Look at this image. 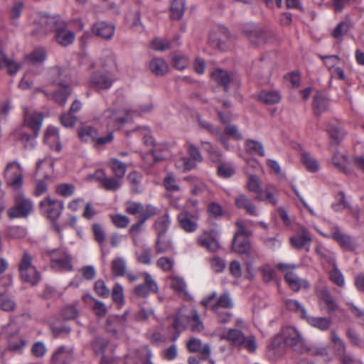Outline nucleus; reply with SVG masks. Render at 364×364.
<instances>
[{"label":"nucleus","instance_id":"f257e3e1","mask_svg":"<svg viewBox=\"0 0 364 364\" xmlns=\"http://www.w3.org/2000/svg\"><path fill=\"white\" fill-rule=\"evenodd\" d=\"M200 304L214 312L220 323H228L232 316L229 310L233 308L234 301L231 294L228 291H224L219 296H217V293L213 291L205 296Z\"/></svg>","mask_w":364,"mask_h":364},{"label":"nucleus","instance_id":"f03ea898","mask_svg":"<svg viewBox=\"0 0 364 364\" xmlns=\"http://www.w3.org/2000/svg\"><path fill=\"white\" fill-rule=\"evenodd\" d=\"M172 327L180 333L187 327L193 332H200L204 326L197 311L193 309H181L175 316Z\"/></svg>","mask_w":364,"mask_h":364},{"label":"nucleus","instance_id":"7ed1b4c3","mask_svg":"<svg viewBox=\"0 0 364 364\" xmlns=\"http://www.w3.org/2000/svg\"><path fill=\"white\" fill-rule=\"evenodd\" d=\"M24 124L33 131V136L22 133L21 139L24 143L26 149L35 146V138L38 136L41 127L43 115L41 113L34 112L31 108H24Z\"/></svg>","mask_w":364,"mask_h":364},{"label":"nucleus","instance_id":"20e7f679","mask_svg":"<svg viewBox=\"0 0 364 364\" xmlns=\"http://www.w3.org/2000/svg\"><path fill=\"white\" fill-rule=\"evenodd\" d=\"M243 32L250 44L254 47H262L277 41L274 33L267 28L245 27Z\"/></svg>","mask_w":364,"mask_h":364},{"label":"nucleus","instance_id":"39448f33","mask_svg":"<svg viewBox=\"0 0 364 364\" xmlns=\"http://www.w3.org/2000/svg\"><path fill=\"white\" fill-rule=\"evenodd\" d=\"M77 135L84 142H92L95 147H101L113 141L112 132H109L106 136H98L96 129L89 124H82L77 128Z\"/></svg>","mask_w":364,"mask_h":364},{"label":"nucleus","instance_id":"423d86ee","mask_svg":"<svg viewBox=\"0 0 364 364\" xmlns=\"http://www.w3.org/2000/svg\"><path fill=\"white\" fill-rule=\"evenodd\" d=\"M45 255L49 258L53 269L58 271L73 270V257L68 252L55 249L46 251Z\"/></svg>","mask_w":364,"mask_h":364},{"label":"nucleus","instance_id":"0eeeda50","mask_svg":"<svg viewBox=\"0 0 364 364\" xmlns=\"http://www.w3.org/2000/svg\"><path fill=\"white\" fill-rule=\"evenodd\" d=\"M33 211V203L26 196L19 193L14 198V205L7 210L10 219L26 218Z\"/></svg>","mask_w":364,"mask_h":364},{"label":"nucleus","instance_id":"6e6552de","mask_svg":"<svg viewBox=\"0 0 364 364\" xmlns=\"http://www.w3.org/2000/svg\"><path fill=\"white\" fill-rule=\"evenodd\" d=\"M277 268L284 273L285 280L294 291H299L302 287L304 289L309 288L310 284L308 281L300 279L294 273V269L296 268L295 264L279 263Z\"/></svg>","mask_w":364,"mask_h":364},{"label":"nucleus","instance_id":"1a4fd4ad","mask_svg":"<svg viewBox=\"0 0 364 364\" xmlns=\"http://www.w3.org/2000/svg\"><path fill=\"white\" fill-rule=\"evenodd\" d=\"M282 336L285 344L293 350L299 351L304 346V339L298 329L295 327L287 326L282 328Z\"/></svg>","mask_w":364,"mask_h":364},{"label":"nucleus","instance_id":"9d476101","mask_svg":"<svg viewBox=\"0 0 364 364\" xmlns=\"http://www.w3.org/2000/svg\"><path fill=\"white\" fill-rule=\"evenodd\" d=\"M4 178L6 184L14 190L21 188L23 184L21 166L17 162L9 163L4 170Z\"/></svg>","mask_w":364,"mask_h":364},{"label":"nucleus","instance_id":"9b49d317","mask_svg":"<svg viewBox=\"0 0 364 364\" xmlns=\"http://www.w3.org/2000/svg\"><path fill=\"white\" fill-rule=\"evenodd\" d=\"M249 237L234 235L231 245L232 250L239 255H244L247 257H258V253L252 247Z\"/></svg>","mask_w":364,"mask_h":364},{"label":"nucleus","instance_id":"f8f14e48","mask_svg":"<svg viewBox=\"0 0 364 364\" xmlns=\"http://www.w3.org/2000/svg\"><path fill=\"white\" fill-rule=\"evenodd\" d=\"M40 207L42 213L51 220H56L61 214L63 209V203L57 200H53L50 197H46L41 201Z\"/></svg>","mask_w":364,"mask_h":364},{"label":"nucleus","instance_id":"ddd939ff","mask_svg":"<svg viewBox=\"0 0 364 364\" xmlns=\"http://www.w3.org/2000/svg\"><path fill=\"white\" fill-rule=\"evenodd\" d=\"M316 296L319 305L326 308L328 313L331 314L338 309L337 302L327 287L317 289Z\"/></svg>","mask_w":364,"mask_h":364},{"label":"nucleus","instance_id":"4468645a","mask_svg":"<svg viewBox=\"0 0 364 364\" xmlns=\"http://www.w3.org/2000/svg\"><path fill=\"white\" fill-rule=\"evenodd\" d=\"M230 34L228 29L223 26L213 30L209 36L210 45L218 50H224L225 43L229 40Z\"/></svg>","mask_w":364,"mask_h":364},{"label":"nucleus","instance_id":"2eb2a0df","mask_svg":"<svg viewBox=\"0 0 364 364\" xmlns=\"http://www.w3.org/2000/svg\"><path fill=\"white\" fill-rule=\"evenodd\" d=\"M73 360V349L66 346H58L53 353L50 364H70Z\"/></svg>","mask_w":364,"mask_h":364},{"label":"nucleus","instance_id":"dca6fc26","mask_svg":"<svg viewBox=\"0 0 364 364\" xmlns=\"http://www.w3.org/2000/svg\"><path fill=\"white\" fill-rule=\"evenodd\" d=\"M158 286L153 277L147 272L144 273V282L136 286L134 289V294L140 298L148 296L150 293H156Z\"/></svg>","mask_w":364,"mask_h":364},{"label":"nucleus","instance_id":"f3484780","mask_svg":"<svg viewBox=\"0 0 364 364\" xmlns=\"http://www.w3.org/2000/svg\"><path fill=\"white\" fill-rule=\"evenodd\" d=\"M186 348L191 353H199L203 360L209 359L211 355V348L209 344L203 343L199 338L191 337L186 342Z\"/></svg>","mask_w":364,"mask_h":364},{"label":"nucleus","instance_id":"a211bd4d","mask_svg":"<svg viewBox=\"0 0 364 364\" xmlns=\"http://www.w3.org/2000/svg\"><path fill=\"white\" fill-rule=\"evenodd\" d=\"M311 242V236L305 228H301L298 233L290 239V242L294 247L297 250H304L306 252L310 251Z\"/></svg>","mask_w":364,"mask_h":364},{"label":"nucleus","instance_id":"6ab92c4d","mask_svg":"<svg viewBox=\"0 0 364 364\" xmlns=\"http://www.w3.org/2000/svg\"><path fill=\"white\" fill-rule=\"evenodd\" d=\"M114 82L110 73L95 72L90 77V86L97 90H107L109 88Z\"/></svg>","mask_w":364,"mask_h":364},{"label":"nucleus","instance_id":"aec40b11","mask_svg":"<svg viewBox=\"0 0 364 364\" xmlns=\"http://www.w3.org/2000/svg\"><path fill=\"white\" fill-rule=\"evenodd\" d=\"M279 191L278 188L272 183L265 185L261 193L256 195L255 200L258 201H265L274 206L279 202Z\"/></svg>","mask_w":364,"mask_h":364},{"label":"nucleus","instance_id":"412c9836","mask_svg":"<svg viewBox=\"0 0 364 364\" xmlns=\"http://www.w3.org/2000/svg\"><path fill=\"white\" fill-rule=\"evenodd\" d=\"M332 238L346 251H354L357 247L356 242L349 235L343 233L338 227L331 229Z\"/></svg>","mask_w":364,"mask_h":364},{"label":"nucleus","instance_id":"4be33fe9","mask_svg":"<svg viewBox=\"0 0 364 364\" xmlns=\"http://www.w3.org/2000/svg\"><path fill=\"white\" fill-rule=\"evenodd\" d=\"M66 28L67 24L63 21V22H60V25L55 30V39L56 42L64 47L72 44L75 39L74 33L67 30Z\"/></svg>","mask_w":364,"mask_h":364},{"label":"nucleus","instance_id":"5701e85b","mask_svg":"<svg viewBox=\"0 0 364 364\" xmlns=\"http://www.w3.org/2000/svg\"><path fill=\"white\" fill-rule=\"evenodd\" d=\"M60 22H63V20L60 18L45 14L39 15L34 20V23L39 26L45 34L50 31H55L60 25Z\"/></svg>","mask_w":364,"mask_h":364},{"label":"nucleus","instance_id":"b1692460","mask_svg":"<svg viewBox=\"0 0 364 364\" xmlns=\"http://www.w3.org/2000/svg\"><path fill=\"white\" fill-rule=\"evenodd\" d=\"M211 77L218 84L224 87L225 90H228V86L230 82L238 83L240 81L236 75L228 73L223 69H216L213 71L211 73Z\"/></svg>","mask_w":364,"mask_h":364},{"label":"nucleus","instance_id":"393cba45","mask_svg":"<svg viewBox=\"0 0 364 364\" xmlns=\"http://www.w3.org/2000/svg\"><path fill=\"white\" fill-rule=\"evenodd\" d=\"M235 205L237 208L244 210L250 215H258L255 205L245 194H239L235 199Z\"/></svg>","mask_w":364,"mask_h":364},{"label":"nucleus","instance_id":"a878e982","mask_svg":"<svg viewBox=\"0 0 364 364\" xmlns=\"http://www.w3.org/2000/svg\"><path fill=\"white\" fill-rule=\"evenodd\" d=\"M102 117L108 120L107 125L112 127H118L124 123L127 122L129 114H122L121 112H114L112 109H107L104 112Z\"/></svg>","mask_w":364,"mask_h":364},{"label":"nucleus","instance_id":"bb28decb","mask_svg":"<svg viewBox=\"0 0 364 364\" xmlns=\"http://www.w3.org/2000/svg\"><path fill=\"white\" fill-rule=\"evenodd\" d=\"M92 32L103 39H110L114 33V26L104 21L97 22L92 28Z\"/></svg>","mask_w":364,"mask_h":364},{"label":"nucleus","instance_id":"cd10ccee","mask_svg":"<svg viewBox=\"0 0 364 364\" xmlns=\"http://www.w3.org/2000/svg\"><path fill=\"white\" fill-rule=\"evenodd\" d=\"M154 250L157 255L172 252L174 250L173 243L168 235H158L154 244Z\"/></svg>","mask_w":364,"mask_h":364},{"label":"nucleus","instance_id":"c85d7f7f","mask_svg":"<svg viewBox=\"0 0 364 364\" xmlns=\"http://www.w3.org/2000/svg\"><path fill=\"white\" fill-rule=\"evenodd\" d=\"M178 220L180 227L186 232H194L198 228L196 221L192 219V216L188 211H183L178 214Z\"/></svg>","mask_w":364,"mask_h":364},{"label":"nucleus","instance_id":"c756f323","mask_svg":"<svg viewBox=\"0 0 364 364\" xmlns=\"http://www.w3.org/2000/svg\"><path fill=\"white\" fill-rule=\"evenodd\" d=\"M328 263L331 264L333 269L329 272L330 280L336 286L343 287L345 285V279L342 272L337 266L336 260L334 257H329Z\"/></svg>","mask_w":364,"mask_h":364},{"label":"nucleus","instance_id":"7c9ffc66","mask_svg":"<svg viewBox=\"0 0 364 364\" xmlns=\"http://www.w3.org/2000/svg\"><path fill=\"white\" fill-rule=\"evenodd\" d=\"M124 316H114L107 318L106 328L108 332L117 336L124 328Z\"/></svg>","mask_w":364,"mask_h":364},{"label":"nucleus","instance_id":"2f4dec72","mask_svg":"<svg viewBox=\"0 0 364 364\" xmlns=\"http://www.w3.org/2000/svg\"><path fill=\"white\" fill-rule=\"evenodd\" d=\"M245 334L242 331L235 328H230L227 333H224L220 335L221 340H225L230 343L231 345L235 347L242 343V339L244 338Z\"/></svg>","mask_w":364,"mask_h":364},{"label":"nucleus","instance_id":"473e14b6","mask_svg":"<svg viewBox=\"0 0 364 364\" xmlns=\"http://www.w3.org/2000/svg\"><path fill=\"white\" fill-rule=\"evenodd\" d=\"M157 214L156 208H149L146 214L144 215V218L139 219L138 222L133 224L129 230V232L131 236L134 238L136 237L141 231V228L144 223L149 218Z\"/></svg>","mask_w":364,"mask_h":364},{"label":"nucleus","instance_id":"72a5a7b5","mask_svg":"<svg viewBox=\"0 0 364 364\" xmlns=\"http://www.w3.org/2000/svg\"><path fill=\"white\" fill-rule=\"evenodd\" d=\"M149 208L155 207L151 205H147L144 207L141 203L134 201H127L125 203V211L129 215H139L140 218H144Z\"/></svg>","mask_w":364,"mask_h":364},{"label":"nucleus","instance_id":"f704fd0d","mask_svg":"<svg viewBox=\"0 0 364 364\" xmlns=\"http://www.w3.org/2000/svg\"><path fill=\"white\" fill-rule=\"evenodd\" d=\"M282 99L280 92L277 90H262L258 95V100L265 105L279 103Z\"/></svg>","mask_w":364,"mask_h":364},{"label":"nucleus","instance_id":"c9c22d12","mask_svg":"<svg viewBox=\"0 0 364 364\" xmlns=\"http://www.w3.org/2000/svg\"><path fill=\"white\" fill-rule=\"evenodd\" d=\"M312 327L318 328L321 331H326L331 326V320L327 317H316L310 316L306 314L304 318Z\"/></svg>","mask_w":364,"mask_h":364},{"label":"nucleus","instance_id":"e433bc0d","mask_svg":"<svg viewBox=\"0 0 364 364\" xmlns=\"http://www.w3.org/2000/svg\"><path fill=\"white\" fill-rule=\"evenodd\" d=\"M151 71L156 75L163 76L168 72V65L161 58H153L149 63Z\"/></svg>","mask_w":364,"mask_h":364},{"label":"nucleus","instance_id":"4c0bfd02","mask_svg":"<svg viewBox=\"0 0 364 364\" xmlns=\"http://www.w3.org/2000/svg\"><path fill=\"white\" fill-rule=\"evenodd\" d=\"M20 68L18 63L9 59L4 52L0 50V69L6 68L8 74L12 75L16 74Z\"/></svg>","mask_w":364,"mask_h":364},{"label":"nucleus","instance_id":"58836bf2","mask_svg":"<svg viewBox=\"0 0 364 364\" xmlns=\"http://www.w3.org/2000/svg\"><path fill=\"white\" fill-rule=\"evenodd\" d=\"M111 271L112 274L116 277H124L126 275L127 264L122 257H117L111 262Z\"/></svg>","mask_w":364,"mask_h":364},{"label":"nucleus","instance_id":"ea45409f","mask_svg":"<svg viewBox=\"0 0 364 364\" xmlns=\"http://www.w3.org/2000/svg\"><path fill=\"white\" fill-rule=\"evenodd\" d=\"M108 166L112 171L115 177L121 180L124 178L127 171V166L125 164L115 158H112L109 159Z\"/></svg>","mask_w":364,"mask_h":364},{"label":"nucleus","instance_id":"a19ab883","mask_svg":"<svg viewBox=\"0 0 364 364\" xmlns=\"http://www.w3.org/2000/svg\"><path fill=\"white\" fill-rule=\"evenodd\" d=\"M333 164L341 171L348 174L350 171L348 168V159L344 154L336 151L332 157Z\"/></svg>","mask_w":364,"mask_h":364},{"label":"nucleus","instance_id":"79ce46f5","mask_svg":"<svg viewBox=\"0 0 364 364\" xmlns=\"http://www.w3.org/2000/svg\"><path fill=\"white\" fill-rule=\"evenodd\" d=\"M245 151L250 154H258L260 156H264L265 152L264 146L260 141L247 139L245 143Z\"/></svg>","mask_w":364,"mask_h":364},{"label":"nucleus","instance_id":"37998d69","mask_svg":"<svg viewBox=\"0 0 364 364\" xmlns=\"http://www.w3.org/2000/svg\"><path fill=\"white\" fill-rule=\"evenodd\" d=\"M170 220L168 213L159 218L154 223V227L158 235H167V231L169 228Z\"/></svg>","mask_w":364,"mask_h":364},{"label":"nucleus","instance_id":"c03bdc74","mask_svg":"<svg viewBox=\"0 0 364 364\" xmlns=\"http://www.w3.org/2000/svg\"><path fill=\"white\" fill-rule=\"evenodd\" d=\"M59 139H60V136H59V133H58V129L55 127H49L46 132L45 139H44L45 141L48 144H49L50 146H53V145L55 143H56L55 149L58 151H60L61 146L58 143Z\"/></svg>","mask_w":364,"mask_h":364},{"label":"nucleus","instance_id":"a18cd8bd","mask_svg":"<svg viewBox=\"0 0 364 364\" xmlns=\"http://www.w3.org/2000/svg\"><path fill=\"white\" fill-rule=\"evenodd\" d=\"M185 11V1L183 0H174L171 5V18L175 20L181 19Z\"/></svg>","mask_w":364,"mask_h":364},{"label":"nucleus","instance_id":"49530a36","mask_svg":"<svg viewBox=\"0 0 364 364\" xmlns=\"http://www.w3.org/2000/svg\"><path fill=\"white\" fill-rule=\"evenodd\" d=\"M151 156L155 163L166 160L169 156V151L166 146H154V149L150 151Z\"/></svg>","mask_w":364,"mask_h":364},{"label":"nucleus","instance_id":"de8ad7c7","mask_svg":"<svg viewBox=\"0 0 364 364\" xmlns=\"http://www.w3.org/2000/svg\"><path fill=\"white\" fill-rule=\"evenodd\" d=\"M286 308L291 311L299 313L302 318H304L307 314L305 308L295 299H285L284 301Z\"/></svg>","mask_w":364,"mask_h":364},{"label":"nucleus","instance_id":"09e8293b","mask_svg":"<svg viewBox=\"0 0 364 364\" xmlns=\"http://www.w3.org/2000/svg\"><path fill=\"white\" fill-rule=\"evenodd\" d=\"M238 346V348H242L250 353H254L257 348V344L256 342V338L252 334L245 335L242 341Z\"/></svg>","mask_w":364,"mask_h":364},{"label":"nucleus","instance_id":"8fccbe9b","mask_svg":"<svg viewBox=\"0 0 364 364\" xmlns=\"http://www.w3.org/2000/svg\"><path fill=\"white\" fill-rule=\"evenodd\" d=\"M327 132L336 144H339L346 136V132L339 127L329 125Z\"/></svg>","mask_w":364,"mask_h":364},{"label":"nucleus","instance_id":"3c124183","mask_svg":"<svg viewBox=\"0 0 364 364\" xmlns=\"http://www.w3.org/2000/svg\"><path fill=\"white\" fill-rule=\"evenodd\" d=\"M315 114L320 115L328 108V100L323 96L317 95L314 97L313 103Z\"/></svg>","mask_w":364,"mask_h":364},{"label":"nucleus","instance_id":"603ef678","mask_svg":"<svg viewBox=\"0 0 364 364\" xmlns=\"http://www.w3.org/2000/svg\"><path fill=\"white\" fill-rule=\"evenodd\" d=\"M301 161L306 168L311 172H316L319 169L318 161L309 153H303Z\"/></svg>","mask_w":364,"mask_h":364},{"label":"nucleus","instance_id":"864d4df0","mask_svg":"<svg viewBox=\"0 0 364 364\" xmlns=\"http://www.w3.org/2000/svg\"><path fill=\"white\" fill-rule=\"evenodd\" d=\"M24 273V274H20L23 281L30 283L32 285H35L38 282L40 276L36 268H28Z\"/></svg>","mask_w":364,"mask_h":364},{"label":"nucleus","instance_id":"5fc2aeb1","mask_svg":"<svg viewBox=\"0 0 364 364\" xmlns=\"http://www.w3.org/2000/svg\"><path fill=\"white\" fill-rule=\"evenodd\" d=\"M26 345L23 340L18 333L11 335L8 341V347L11 350H21Z\"/></svg>","mask_w":364,"mask_h":364},{"label":"nucleus","instance_id":"6e6d98bb","mask_svg":"<svg viewBox=\"0 0 364 364\" xmlns=\"http://www.w3.org/2000/svg\"><path fill=\"white\" fill-rule=\"evenodd\" d=\"M33 257L28 252H24L18 264V270L20 274H24L28 268H36L32 264Z\"/></svg>","mask_w":364,"mask_h":364},{"label":"nucleus","instance_id":"4d7b16f0","mask_svg":"<svg viewBox=\"0 0 364 364\" xmlns=\"http://www.w3.org/2000/svg\"><path fill=\"white\" fill-rule=\"evenodd\" d=\"M259 270L262 274V279L264 282L269 283L276 280V272L270 265L264 264L260 267Z\"/></svg>","mask_w":364,"mask_h":364},{"label":"nucleus","instance_id":"13d9d810","mask_svg":"<svg viewBox=\"0 0 364 364\" xmlns=\"http://www.w3.org/2000/svg\"><path fill=\"white\" fill-rule=\"evenodd\" d=\"M46 58V51L43 48H38L27 55L26 59L33 63H38Z\"/></svg>","mask_w":364,"mask_h":364},{"label":"nucleus","instance_id":"bf43d9fd","mask_svg":"<svg viewBox=\"0 0 364 364\" xmlns=\"http://www.w3.org/2000/svg\"><path fill=\"white\" fill-rule=\"evenodd\" d=\"M246 186L249 191L256 193V195L259 194L262 190L261 182L255 175H250L249 176Z\"/></svg>","mask_w":364,"mask_h":364},{"label":"nucleus","instance_id":"052dcab7","mask_svg":"<svg viewBox=\"0 0 364 364\" xmlns=\"http://www.w3.org/2000/svg\"><path fill=\"white\" fill-rule=\"evenodd\" d=\"M122 186L121 179L117 177H107L101 184V186L106 191H115Z\"/></svg>","mask_w":364,"mask_h":364},{"label":"nucleus","instance_id":"680f3d73","mask_svg":"<svg viewBox=\"0 0 364 364\" xmlns=\"http://www.w3.org/2000/svg\"><path fill=\"white\" fill-rule=\"evenodd\" d=\"M126 19L132 28H136L142 26L140 21V11L139 9L129 11L126 16Z\"/></svg>","mask_w":364,"mask_h":364},{"label":"nucleus","instance_id":"e2e57ef3","mask_svg":"<svg viewBox=\"0 0 364 364\" xmlns=\"http://www.w3.org/2000/svg\"><path fill=\"white\" fill-rule=\"evenodd\" d=\"M85 297L90 299L94 302L92 309L97 316L102 318L106 315L107 310L105 304L103 302L90 295H86L84 298Z\"/></svg>","mask_w":364,"mask_h":364},{"label":"nucleus","instance_id":"0e129e2a","mask_svg":"<svg viewBox=\"0 0 364 364\" xmlns=\"http://www.w3.org/2000/svg\"><path fill=\"white\" fill-rule=\"evenodd\" d=\"M200 144L203 149L209 154L210 157L213 161L219 162L220 161L222 154L215 150L210 142L201 141Z\"/></svg>","mask_w":364,"mask_h":364},{"label":"nucleus","instance_id":"69168bd1","mask_svg":"<svg viewBox=\"0 0 364 364\" xmlns=\"http://www.w3.org/2000/svg\"><path fill=\"white\" fill-rule=\"evenodd\" d=\"M75 191V187L71 183H61L56 186L55 192L63 197L71 196Z\"/></svg>","mask_w":364,"mask_h":364},{"label":"nucleus","instance_id":"338daca9","mask_svg":"<svg viewBox=\"0 0 364 364\" xmlns=\"http://www.w3.org/2000/svg\"><path fill=\"white\" fill-rule=\"evenodd\" d=\"M92 230L95 240L102 246L105 241V232L102 226L99 223H94Z\"/></svg>","mask_w":364,"mask_h":364},{"label":"nucleus","instance_id":"774afa93","mask_svg":"<svg viewBox=\"0 0 364 364\" xmlns=\"http://www.w3.org/2000/svg\"><path fill=\"white\" fill-rule=\"evenodd\" d=\"M196 119L200 128L206 130L209 134L212 135H218L220 134V129L218 127H214L200 115H197Z\"/></svg>","mask_w":364,"mask_h":364}]
</instances>
